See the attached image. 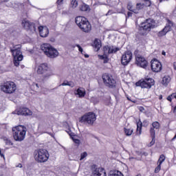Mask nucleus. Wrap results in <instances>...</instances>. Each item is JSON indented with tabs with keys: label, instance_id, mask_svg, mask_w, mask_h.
Here are the masks:
<instances>
[{
	"label": "nucleus",
	"instance_id": "13d9d810",
	"mask_svg": "<svg viewBox=\"0 0 176 176\" xmlns=\"http://www.w3.org/2000/svg\"><path fill=\"white\" fill-rule=\"evenodd\" d=\"M141 35L144 36V35H146V33H142Z\"/></svg>",
	"mask_w": 176,
	"mask_h": 176
},
{
	"label": "nucleus",
	"instance_id": "864d4df0",
	"mask_svg": "<svg viewBox=\"0 0 176 176\" xmlns=\"http://www.w3.org/2000/svg\"><path fill=\"white\" fill-rule=\"evenodd\" d=\"M162 56H166V52L162 51Z\"/></svg>",
	"mask_w": 176,
	"mask_h": 176
},
{
	"label": "nucleus",
	"instance_id": "58836bf2",
	"mask_svg": "<svg viewBox=\"0 0 176 176\" xmlns=\"http://www.w3.org/2000/svg\"><path fill=\"white\" fill-rule=\"evenodd\" d=\"M76 47H78V51L81 53V54H83V48H82L79 44H76Z\"/></svg>",
	"mask_w": 176,
	"mask_h": 176
},
{
	"label": "nucleus",
	"instance_id": "bf43d9fd",
	"mask_svg": "<svg viewBox=\"0 0 176 176\" xmlns=\"http://www.w3.org/2000/svg\"><path fill=\"white\" fill-rule=\"evenodd\" d=\"M136 176H141V173L138 174Z\"/></svg>",
	"mask_w": 176,
	"mask_h": 176
},
{
	"label": "nucleus",
	"instance_id": "c9c22d12",
	"mask_svg": "<svg viewBox=\"0 0 176 176\" xmlns=\"http://www.w3.org/2000/svg\"><path fill=\"white\" fill-rule=\"evenodd\" d=\"M160 170H162V165L157 164V167L155 168V173L157 174V173H159L160 171Z\"/></svg>",
	"mask_w": 176,
	"mask_h": 176
},
{
	"label": "nucleus",
	"instance_id": "ea45409f",
	"mask_svg": "<svg viewBox=\"0 0 176 176\" xmlns=\"http://www.w3.org/2000/svg\"><path fill=\"white\" fill-rule=\"evenodd\" d=\"M136 9H138V10H141V9H142V4H141V3H137Z\"/></svg>",
	"mask_w": 176,
	"mask_h": 176
},
{
	"label": "nucleus",
	"instance_id": "37998d69",
	"mask_svg": "<svg viewBox=\"0 0 176 176\" xmlns=\"http://www.w3.org/2000/svg\"><path fill=\"white\" fill-rule=\"evenodd\" d=\"M166 100L168 101H169L170 102H173V96L171 95H169L167 98H166Z\"/></svg>",
	"mask_w": 176,
	"mask_h": 176
},
{
	"label": "nucleus",
	"instance_id": "412c9836",
	"mask_svg": "<svg viewBox=\"0 0 176 176\" xmlns=\"http://www.w3.org/2000/svg\"><path fill=\"white\" fill-rule=\"evenodd\" d=\"M173 27H174V23L170 19H167V23L162 30L166 32V34H167L171 31V28H173Z\"/></svg>",
	"mask_w": 176,
	"mask_h": 176
},
{
	"label": "nucleus",
	"instance_id": "603ef678",
	"mask_svg": "<svg viewBox=\"0 0 176 176\" xmlns=\"http://www.w3.org/2000/svg\"><path fill=\"white\" fill-rule=\"evenodd\" d=\"M159 100H163V96L160 95V96H159Z\"/></svg>",
	"mask_w": 176,
	"mask_h": 176
},
{
	"label": "nucleus",
	"instance_id": "49530a36",
	"mask_svg": "<svg viewBox=\"0 0 176 176\" xmlns=\"http://www.w3.org/2000/svg\"><path fill=\"white\" fill-rule=\"evenodd\" d=\"M144 2H147V4L148 6H151V3L150 0H144Z\"/></svg>",
	"mask_w": 176,
	"mask_h": 176
},
{
	"label": "nucleus",
	"instance_id": "2eb2a0df",
	"mask_svg": "<svg viewBox=\"0 0 176 176\" xmlns=\"http://www.w3.org/2000/svg\"><path fill=\"white\" fill-rule=\"evenodd\" d=\"M131 60H133V53L130 51H126L122 55L121 64L124 66L129 65Z\"/></svg>",
	"mask_w": 176,
	"mask_h": 176
},
{
	"label": "nucleus",
	"instance_id": "ddd939ff",
	"mask_svg": "<svg viewBox=\"0 0 176 176\" xmlns=\"http://www.w3.org/2000/svg\"><path fill=\"white\" fill-rule=\"evenodd\" d=\"M135 64L138 67H140V68H144V69H146L148 65L146 58L141 55L135 56Z\"/></svg>",
	"mask_w": 176,
	"mask_h": 176
},
{
	"label": "nucleus",
	"instance_id": "4468645a",
	"mask_svg": "<svg viewBox=\"0 0 176 176\" xmlns=\"http://www.w3.org/2000/svg\"><path fill=\"white\" fill-rule=\"evenodd\" d=\"M151 71L153 72H161L162 69H163V66L162 65V63L159 61V60L156 58H153L151 61Z\"/></svg>",
	"mask_w": 176,
	"mask_h": 176
},
{
	"label": "nucleus",
	"instance_id": "09e8293b",
	"mask_svg": "<svg viewBox=\"0 0 176 176\" xmlns=\"http://www.w3.org/2000/svg\"><path fill=\"white\" fill-rule=\"evenodd\" d=\"M173 69L176 71V62L173 63Z\"/></svg>",
	"mask_w": 176,
	"mask_h": 176
},
{
	"label": "nucleus",
	"instance_id": "4d7b16f0",
	"mask_svg": "<svg viewBox=\"0 0 176 176\" xmlns=\"http://www.w3.org/2000/svg\"><path fill=\"white\" fill-rule=\"evenodd\" d=\"M3 2H9V0H3Z\"/></svg>",
	"mask_w": 176,
	"mask_h": 176
},
{
	"label": "nucleus",
	"instance_id": "4c0bfd02",
	"mask_svg": "<svg viewBox=\"0 0 176 176\" xmlns=\"http://www.w3.org/2000/svg\"><path fill=\"white\" fill-rule=\"evenodd\" d=\"M142 123L143 127H147L148 126H149V121H148V120H144Z\"/></svg>",
	"mask_w": 176,
	"mask_h": 176
},
{
	"label": "nucleus",
	"instance_id": "dca6fc26",
	"mask_svg": "<svg viewBox=\"0 0 176 176\" xmlns=\"http://www.w3.org/2000/svg\"><path fill=\"white\" fill-rule=\"evenodd\" d=\"M119 50H120L119 47H114L113 45H104L103 47L104 53H107L108 54H115Z\"/></svg>",
	"mask_w": 176,
	"mask_h": 176
},
{
	"label": "nucleus",
	"instance_id": "bb28decb",
	"mask_svg": "<svg viewBox=\"0 0 176 176\" xmlns=\"http://www.w3.org/2000/svg\"><path fill=\"white\" fill-rule=\"evenodd\" d=\"M60 86H69V87H75V83L73 81H64Z\"/></svg>",
	"mask_w": 176,
	"mask_h": 176
},
{
	"label": "nucleus",
	"instance_id": "b1692460",
	"mask_svg": "<svg viewBox=\"0 0 176 176\" xmlns=\"http://www.w3.org/2000/svg\"><path fill=\"white\" fill-rule=\"evenodd\" d=\"M170 82H171V77L170 76H164L162 78V85L167 86V85H168Z\"/></svg>",
	"mask_w": 176,
	"mask_h": 176
},
{
	"label": "nucleus",
	"instance_id": "cd10ccee",
	"mask_svg": "<svg viewBox=\"0 0 176 176\" xmlns=\"http://www.w3.org/2000/svg\"><path fill=\"white\" fill-rule=\"evenodd\" d=\"M166 160V155L164 154H162L160 155V157L158 159V161L157 162V164H160L162 166L163 164V162Z\"/></svg>",
	"mask_w": 176,
	"mask_h": 176
},
{
	"label": "nucleus",
	"instance_id": "9b49d317",
	"mask_svg": "<svg viewBox=\"0 0 176 176\" xmlns=\"http://www.w3.org/2000/svg\"><path fill=\"white\" fill-rule=\"evenodd\" d=\"M21 25L25 31H30V32H35L36 28L35 27V23L29 21L27 19H23L21 22Z\"/></svg>",
	"mask_w": 176,
	"mask_h": 176
},
{
	"label": "nucleus",
	"instance_id": "a19ab883",
	"mask_svg": "<svg viewBox=\"0 0 176 176\" xmlns=\"http://www.w3.org/2000/svg\"><path fill=\"white\" fill-rule=\"evenodd\" d=\"M133 16V12H131V11H129L128 12H127V15H126V19H129V18H130V17H132Z\"/></svg>",
	"mask_w": 176,
	"mask_h": 176
},
{
	"label": "nucleus",
	"instance_id": "39448f33",
	"mask_svg": "<svg viewBox=\"0 0 176 176\" xmlns=\"http://www.w3.org/2000/svg\"><path fill=\"white\" fill-rule=\"evenodd\" d=\"M50 157L49 151L46 149L39 148L34 152V160L37 163H46Z\"/></svg>",
	"mask_w": 176,
	"mask_h": 176
},
{
	"label": "nucleus",
	"instance_id": "6e6552de",
	"mask_svg": "<svg viewBox=\"0 0 176 176\" xmlns=\"http://www.w3.org/2000/svg\"><path fill=\"white\" fill-rule=\"evenodd\" d=\"M0 89L6 94H13L17 90V85L13 81H7L0 86Z\"/></svg>",
	"mask_w": 176,
	"mask_h": 176
},
{
	"label": "nucleus",
	"instance_id": "680f3d73",
	"mask_svg": "<svg viewBox=\"0 0 176 176\" xmlns=\"http://www.w3.org/2000/svg\"><path fill=\"white\" fill-rule=\"evenodd\" d=\"M0 153H1V150H0Z\"/></svg>",
	"mask_w": 176,
	"mask_h": 176
},
{
	"label": "nucleus",
	"instance_id": "3c124183",
	"mask_svg": "<svg viewBox=\"0 0 176 176\" xmlns=\"http://www.w3.org/2000/svg\"><path fill=\"white\" fill-rule=\"evenodd\" d=\"M16 167H19V168H21L23 167V164L19 163L18 166H16Z\"/></svg>",
	"mask_w": 176,
	"mask_h": 176
},
{
	"label": "nucleus",
	"instance_id": "8fccbe9b",
	"mask_svg": "<svg viewBox=\"0 0 176 176\" xmlns=\"http://www.w3.org/2000/svg\"><path fill=\"white\" fill-rule=\"evenodd\" d=\"M126 99L128 100V101H131V102H133V100H131V98L129 96H126Z\"/></svg>",
	"mask_w": 176,
	"mask_h": 176
},
{
	"label": "nucleus",
	"instance_id": "2f4dec72",
	"mask_svg": "<svg viewBox=\"0 0 176 176\" xmlns=\"http://www.w3.org/2000/svg\"><path fill=\"white\" fill-rule=\"evenodd\" d=\"M94 45L95 47L98 49V50H99L100 48L101 47V43H100V41H98V39H95Z\"/></svg>",
	"mask_w": 176,
	"mask_h": 176
},
{
	"label": "nucleus",
	"instance_id": "c756f323",
	"mask_svg": "<svg viewBox=\"0 0 176 176\" xmlns=\"http://www.w3.org/2000/svg\"><path fill=\"white\" fill-rule=\"evenodd\" d=\"M150 135L152 138V140L150 142V146H152V145H155V142L156 141V135H155L153 133H150Z\"/></svg>",
	"mask_w": 176,
	"mask_h": 176
},
{
	"label": "nucleus",
	"instance_id": "f8f14e48",
	"mask_svg": "<svg viewBox=\"0 0 176 176\" xmlns=\"http://www.w3.org/2000/svg\"><path fill=\"white\" fill-rule=\"evenodd\" d=\"M91 176H107V171L105 168L102 167H97V165L93 164L91 166Z\"/></svg>",
	"mask_w": 176,
	"mask_h": 176
},
{
	"label": "nucleus",
	"instance_id": "c03bdc74",
	"mask_svg": "<svg viewBox=\"0 0 176 176\" xmlns=\"http://www.w3.org/2000/svg\"><path fill=\"white\" fill-rule=\"evenodd\" d=\"M138 109L140 112H144V111H145V108L142 106L139 107Z\"/></svg>",
	"mask_w": 176,
	"mask_h": 176
},
{
	"label": "nucleus",
	"instance_id": "a878e982",
	"mask_svg": "<svg viewBox=\"0 0 176 176\" xmlns=\"http://www.w3.org/2000/svg\"><path fill=\"white\" fill-rule=\"evenodd\" d=\"M76 94L78 96L79 98H82V97H85L86 96V91H82L80 88H78L76 90Z\"/></svg>",
	"mask_w": 176,
	"mask_h": 176
},
{
	"label": "nucleus",
	"instance_id": "6ab92c4d",
	"mask_svg": "<svg viewBox=\"0 0 176 176\" xmlns=\"http://www.w3.org/2000/svg\"><path fill=\"white\" fill-rule=\"evenodd\" d=\"M38 32L41 38H46L49 35V28L46 26H39Z\"/></svg>",
	"mask_w": 176,
	"mask_h": 176
},
{
	"label": "nucleus",
	"instance_id": "4be33fe9",
	"mask_svg": "<svg viewBox=\"0 0 176 176\" xmlns=\"http://www.w3.org/2000/svg\"><path fill=\"white\" fill-rule=\"evenodd\" d=\"M142 133V122H141V120H139V121L137 122L136 135H141Z\"/></svg>",
	"mask_w": 176,
	"mask_h": 176
},
{
	"label": "nucleus",
	"instance_id": "f257e3e1",
	"mask_svg": "<svg viewBox=\"0 0 176 176\" xmlns=\"http://www.w3.org/2000/svg\"><path fill=\"white\" fill-rule=\"evenodd\" d=\"M12 137L14 141L21 142L25 140V135L27 134V127L23 125H18L12 127Z\"/></svg>",
	"mask_w": 176,
	"mask_h": 176
},
{
	"label": "nucleus",
	"instance_id": "20e7f679",
	"mask_svg": "<svg viewBox=\"0 0 176 176\" xmlns=\"http://www.w3.org/2000/svg\"><path fill=\"white\" fill-rule=\"evenodd\" d=\"M41 49L44 54L50 58H56L58 56V51L49 43H43L41 45Z\"/></svg>",
	"mask_w": 176,
	"mask_h": 176
},
{
	"label": "nucleus",
	"instance_id": "5701e85b",
	"mask_svg": "<svg viewBox=\"0 0 176 176\" xmlns=\"http://www.w3.org/2000/svg\"><path fill=\"white\" fill-rule=\"evenodd\" d=\"M126 9L127 10H129V12H133V13H135L137 14L138 13V11L137 10L134 9V6H133V3L129 2L126 4Z\"/></svg>",
	"mask_w": 176,
	"mask_h": 176
},
{
	"label": "nucleus",
	"instance_id": "6e6d98bb",
	"mask_svg": "<svg viewBox=\"0 0 176 176\" xmlns=\"http://www.w3.org/2000/svg\"><path fill=\"white\" fill-rule=\"evenodd\" d=\"M164 1H168V0H159V2L162 3V2H164Z\"/></svg>",
	"mask_w": 176,
	"mask_h": 176
},
{
	"label": "nucleus",
	"instance_id": "79ce46f5",
	"mask_svg": "<svg viewBox=\"0 0 176 176\" xmlns=\"http://www.w3.org/2000/svg\"><path fill=\"white\" fill-rule=\"evenodd\" d=\"M87 9H88L87 6H82L81 7V10H82V12H87Z\"/></svg>",
	"mask_w": 176,
	"mask_h": 176
},
{
	"label": "nucleus",
	"instance_id": "052dcab7",
	"mask_svg": "<svg viewBox=\"0 0 176 176\" xmlns=\"http://www.w3.org/2000/svg\"><path fill=\"white\" fill-rule=\"evenodd\" d=\"M1 156H3V154H1Z\"/></svg>",
	"mask_w": 176,
	"mask_h": 176
},
{
	"label": "nucleus",
	"instance_id": "f704fd0d",
	"mask_svg": "<svg viewBox=\"0 0 176 176\" xmlns=\"http://www.w3.org/2000/svg\"><path fill=\"white\" fill-rule=\"evenodd\" d=\"M110 176H124V175H123V173H122V172L117 170V171H115L111 175H110Z\"/></svg>",
	"mask_w": 176,
	"mask_h": 176
},
{
	"label": "nucleus",
	"instance_id": "a211bd4d",
	"mask_svg": "<svg viewBox=\"0 0 176 176\" xmlns=\"http://www.w3.org/2000/svg\"><path fill=\"white\" fill-rule=\"evenodd\" d=\"M152 28H154L153 24L151 23L144 22L141 23V25L139 28V31H151Z\"/></svg>",
	"mask_w": 176,
	"mask_h": 176
},
{
	"label": "nucleus",
	"instance_id": "c85d7f7f",
	"mask_svg": "<svg viewBox=\"0 0 176 176\" xmlns=\"http://www.w3.org/2000/svg\"><path fill=\"white\" fill-rule=\"evenodd\" d=\"M100 60H103V63L107 64L109 61V58L107 55H102L100 57Z\"/></svg>",
	"mask_w": 176,
	"mask_h": 176
},
{
	"label": "nucleus",
	"instance_id": "473e14b6",
	"mask_svg": "<svg viewBox=\"0 0 176 176\" xmlns=\"http://www.w3.org/2000/svg\"><path fill=\"white\" fill-rule=\"evenodd\" d=\"M166 35H167V33H166L163 29L157 34L158 38H163V36H166Z\"/></svg>",
	"mask_w": 176,
	"mask_h": 176
},
{
	"label": "nucleus",
	"instance_id": "423d86ee",
	"mask_svg": "<svg viewBox=\"0 0 176 176\" xmlns=\"http://www.w3.org/2000/svg\"><path fill=\"white\" fill-rule=\"evenodd\" d=\"M36 69V74L38 75H42L43 79H47L52 76V72H50V69L49 68V65H47V63H41L37 65Z\"/></svg>",
	"mask_w": 176,
	"mask_h": 176
},
{
	"label": "nucleus",
	"instance_id": "9d476101",
	"mask_svg": "<svg viewBox=\"0 0 176 176\" xmlns=\"http://www.w3.org/2000/svg\"><path fill=\"white\" fill-rule=\"evenodd\" d=\"M155 85V80L151 78L140 80L135 83V86L142 87V89H151L152 86Z\"/></svg>",
	"mask_w": 176,
	"mask_h": 176
},
{
	"label": "nucleus",
	"instance_id": "7c9ffc66",
	"mask_svg": "<svg viewBox=\"0 0 176 176\" xmlns=\"http://www.w3.org/2000/svg\"><path fill=\"white\" fill-rule=\"evenodd\" d=\"M3 141L6 144V145H8V146H12L13 145V142H12V140L8 138H3Z\"/></svg>",
	"mask_w": 176,
	"mask_h": 176
},
{
	"label": "nucleus",
	"instance_id": "5fc2aeb1",
	"mask_svg": "<svg viewBox=\"0 0 176 176\" xmlns=\"http://www.w3.org/2000/svg\"><path fill=\"white\" fill-rule=\"evenodd\" d=\"M85 58H89V54H85Z\"/></svg>",
	"mask_w": 176,
	"mask_h": 176
},
{
	"label": "nucleus",
	"instance_id": "a18cd8bd",
	"mask_svg": "<svg viewBox=\"0 0 176 176\" xmlns=\"http://www.w3.org/2000/svg\"><path fill=\"white\" fill-rule=\"evenodd\" d=\"M63 1L64 0H57L56 3L57 5H61V3H63Z\"/></svg>",
	"mask_w": 176,
	"mask_h": 176
},
{
	"label": "nucleus",
	"instance_id": "e433bc0d",
	"mask_svg": "<svg viewBox=\"0 0 176 176\" xmlns=\"http://www.w3.org/2000/svg\"><path fill=\"white\" fill-rule=\"evenodd\" d=\"M85 157H87V152H86V151L80 154V160H83V159H85Z\"/></svg>",
	"mask_w": 176,
	"mask_h": 176
},
{
	"label": "nucleus",
	"instance_id": "0eeeda50",
	"mask_svg": "<svg viewBox=\"0 0 176 176\" xmlns=\"http://www.w3.org/2000/svg\"><path fill=\"white\" fill-rule=\"evenodd\" d=\"M96 120H97V116L93 112L86 113L79 118L80 123L88 124V126H93Z\"/></svg>",
	"mask_w": 176,
	"mask_h": 176
},
{
	"label": "nucleus",
	"instance_id": "f3484780",
	"mask_svg": "<svg viewBox=\"0 0 176 176\" xmlns=\"http://www.w3.org/2000/svg\"><path fill=\"white\" fill-rule=\"evenodd\" d=\"M17 115H22L23 116H31L32 115V111L24 107H19L16 111Z\"/></svg>",
	"mask_w": 176,
	"mask_h": 176
},
{
	"label": "nucleus",
	"instance_id": "aec40b11",
	"mask_svg": "<svg viewBox=\"0 0 176 176\" xmlns=\"http://www.w3.org/2000/svg\"><path fill=\"white\" fill-rule=\"evenodd\" d=\"M155 130H160V123L157 121H155L152 122V127H151L149 130L150 134L156 135Z\"/></svg>",
	"mask_w": 176,
	"mask_h": 176
},
{
	"label": "nucleus",
	"instance_id": "7ed1b4c3",
	"mask_svg": "<svg viewBox=\"0 0 176 176\" xmlns=\"http://www.w3.org/2000/svg\"><path fill=\"white\" fill-rule=\"evenodd\" d=\"M102 80L104 86L108 87V89H116V87H118L116 78L109 73L102 74Z\"/></svg>",
	"mask_w": 176,
	"mask_h": 176
},
{
	"label": "nucleus",
	"instance_id": "393cba45",
	"mask_svg": "<svg viewBox=\"0 0 176 176\" xmlns=\"http://www.w3.org/2000/svg\"><path fill=\"white\" fill-rule=\"evenodd\" d=\"M124 133L126 137H130L134 133V129H127L126 127L124 128Z\"/></svg>",
	"mask_w": 176,
	"mask_h": 176
},
{
	"label": "nucleus",
	"instance_id": "de8ad7c7",
	"mask_svg": "<svg viewBox=\"0 0 176 176\" xmlns=\"http://www.w3.org/2000/svg\"><path fill=\"white\" fill-rule=\"evenodd\" d=\"M75 143L78 144L79 145V144H80V140H79L78 139L75 140Z\"/></svg>",
	"mask_w": 176,
	"mask_h": 176
},
{
	"label": "nucleus",
	"instance_id": "72a5a7b5",
	"mask_svg": "<svg viewBox=\"0 0 176 176\" xmlns=\"http://www.w3.org/2000/svg\"><path fill=\"white\" fill-rule=\"evenodd\" d=\"M70 5L73 9H75V8L78 7V0H72Z\"/></svg>",
	"mask_w": 176,
	"mask_h": 176
},
{
	"label": "nucleus",
	"instance_id": "f03ea898",
	"mask_svg": "<svg viewBox=\"0 0 176 176\" xmlns=\"http://www.w3.org/2000/svg\"><path fill=\"white\" fill-rule=\"evenodd\" d=\"M75 23L82 32L89 34L91 31V23H90L87 18L82 16H76Z\"/></svg>",
	"mask_w": 176,
	"mask_h": 176
},
{
	"label": "nucleus",
	"instance_id": "1a4fd4ad",
	"mask_svg": "<svg viewBox=\"0 0 176 176\" xmlns=\"http://www.w3.org/2000/svg\"><path fill=\"white\" fill-rule=\"evenodd\" d=\"M16 46L14 45L13 49L10 48V52L12 53L14 57V65L15 67H19L20 65V61H23V54L20 48H16Z\"/></svg>",
	"mask_w": 176,
	"mask_h": 176
}]
</instances>
